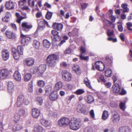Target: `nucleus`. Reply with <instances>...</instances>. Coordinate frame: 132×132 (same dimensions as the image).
<instances>
[{
  "label": "nucleus",
  "instance_id": "18",
  "mask_svg": "<svg viewBox=\"0 0 132 132\" xmlns=\"http://www.w3.org/2000/svg\"><path fill=\"white\" fill-rule=\"evenodd\" d=\"M13 77L14 78L16 81H20L21 80V77L19 72L16 71L14 73Z\"/></svg>",
  "mask_w": 132,
  "mask_h": 132
},
{
  "label": "nucleus",
  "instance_id": "57",
  "mask_svg": "<svg viewBox=\"0 0 132 132\" xmlns=\"http://www.w3.org/2000/svg\"><path fill=\"white\" fill-rule=\"evenodd\" d=\"M124 132H131V130L129 127L127 126L124 127Z\"/></svg>",
  "mask_w": 132,
  "mask_h": 132
},
{
  "label": "nucleus",
  "instance_id": "51",
  "mask_svg": "<svg viewBox=\"0 0 132 132\" xmlns=\"http://www.w3.org/2000/svg\"><path fill=\"white\" fill-rule=\"evenodd\" d=\"M80 59L81 60H87L88 59V57L87 56H84L82 55V54H81L80 56Z\"/></svg>",
  "mask_w": 132,
  "mask_h": 132
},
{
  "label": "nucleus",
  "instance_id": "30",
  "mask_svg": "<svg viewBox=\"0 0 132 132\" xmlns=\"http://www.w3.org/2000/svg\"><path fill=\"white\" fill-rule=\"evenodd\" d=\"M43 45L45 47L48 48L50 47L51 43L47 40L45 39L43 41Z\"/></svg>",
  "mask_w": 132,
  "mask_h": 132
},
{
  "label": "nucleus",
  "instance_id": "43",
  "mask_svg": "<svg viewBox=\"0 0 132 132\" xmlns=\"http://www.w3.org/2000/svg\"><path fill=\"white\" fill-rule=\"evenodd\" d=\"M45 83L44 81L42 80H40L38 82V85L40 87H43L45 85Z\"/></svg>",
  "mask_w": 132,
  "mask_h": 132
},
{
  "label": "nucleus",
  "instance_id": "12",
  "mask_svg": "<svg viewBox=\"0 0 132 132\" xmlns=\"http://www.w3.org/2000/svg\"><path fill=\"white\" fill-rule=\"evenodd\" d=\"M32 115L34 118H37L40 115V111L37 109L34 108L32 109Z\"/></svg>",
  "mask_w": 132,
  "mask_h": 132
},
{
  "label": "nucleus",
  "instance_id": "58",
  "mask_svg": "<svg viewBox=\"0 0 132 132\" xmlns=\"http://www.w3.org/2000/svg\"><path fill=\"white\" fill-rule=\"evenodd\" d=\"M80 50L81 54H83L84 53L86 52V49L85 48L82 46L81 47Z\"/></svg>",
  "mask_w": 132,
  "mask_h": 132
},
{
  "label": "nucleus",
  "instance_id": "52",
  "mask_svg": "<svg viewBox=\"0 0 132 132\" xmlns=\"http://www.w3.org/2000/svg\"><path fill=\"white\" fill-rule=\"evenodd\" d=\"M126 24L128 29L129 30L132 31V29L130 28V27H131L132 25V23L131 22H128Z\"/></svg>",
  "mask_w": 132,
  "mask_h": 132
},
{
  "label": "nucleus",
  "instance_id": "6",
  "mask_svg": "<svg viewBox=\"0 0 132 132\" xmlns=\"http://www.w3.org/2000/svg\"><path fill=\"white\" fill-rule=\"evenodd\" d=\"M24 97L23 95H19L17 98V105L18 107H20L24 104Z\"/></svg>",
  "mask_w": 132,
  "mask_h": 132
},
{
  "label": "nucleus",
  "instance_id": "5",
  "mask_svg": "<svg viewBox=\"0 0 132 132\" xmlns=\"http://www.w3.org/2000/svg\"><path fill=\"white\" fill-rule=\"evenodd\" d=\"M21 26L23 28V30L26 32L29 31L32 27V25L27 22H24L22 23Z\"/></svg>",
  "mask_w": 132,
  "mask_h": 132
},
{
  "label": "nucleus",
  "instance_id": "3",
  "mask_svg": "<svg viewBox=\"0 0 132 132\" xmlns=\"http://www.w3.org/2000/svg\"><path fill=\"white\" fill-rule=\"evenodd\" d=\"M71 120L69 118L65 117L60 119L57 122V124L60 127H66L69 125Z\"/></svg>",
  "mask_w": 132,
  "mask_h": 132
},
{
  "label": "nucleus",
  "instance_id": "44",
  "mask_svg": "<svg viewBox=\"0 0 132 132\" xmlns=\"http://www.w3.org/2000/svg\"><path fill=\"white\" fill-rule=\"evenodd\" d=\"M85 91L83 89H79L77 90L75 93L77 94L78 95L82 94Z\"/></svg>",
  "mask_w": 132,
  "mask_h": 132
},
{
  "label": "nucleus",
  "instance_id": "16",
  "mask_svg": "<svg viewBox=\"0 0 132 132\" xmlns=\"http://www.w3.org/2000/svg\"><path fill=\"white\" fill-rule=\"evenodd\" d=\"M0 74L2 78L4 79L5 78L8 76L9 74V72L7 69H3L1 70Z\"/></svg>",
  "mask_w": 132,
  "mask_h": 132
},
{
  "label": "nucleus",
  "instance_id": "62",
  "mask_svg": "<svg viewBox=\"0 0 132 132\" xmlns=\"http://www.w3.org/2000/svg\"><path fill=\"white\" fill-rule=\"evenodd\" d=\"M64 53L65 54H70L71 52V50L70 48L67 49L64 51Z\"/></svg>",
  "mask_w": 132,
  "mask_h": 132
},
{
  "label": "nucleus",
  "instance_id": "48",
  "mask_svg": "<svg viewBox=\"0 0 132 132\" xmlns=\"http://www.w3.org/2000/svg\"><path fill=\"white\" fill-rule=\"evenodd\" d=\"M28 4L30 6L34 7V6L35 1H31V0H28Z\"/></svg>",
  "mask_w": 132,
  "mask_h": 132
},
{
  "label": "nucleus",
  "instance_id": "60",
  "mask_svg": "<svg viewBox=\"0 0 132 132\" xmlns=\"http://www.w3.org/2000/svg\"><path fill=\"white\" fill-rule=\"evenodd\" d=\"M3 123L2 122H0V132H2L3 131Z\"/></svg>",
  "mask_w": 132,
  "mask_h": 132
},
{
  "label": "nucleus",
  "instance_id": "10",
  "mask_svg": "<svg viewBox=\"0 0 132 132\" xmlns=\"http://www.w3.org/2000/svg\"><path fill=\"white\" fill-rule=\"evenodd\" d=\"M111 119L114 123L118 122L120 120V117L118 113L116 112L113 114L112 115Z\"/></svg>",
  "mask_w": 132,
  "mask_h": 132
},
{
  "label": "nucleus",
  "instance_id": "15",
  "mask_svg": "<svg viewBox=\"0 0 132 132\" xmlns=\"http://www.w3.org/2000/svg\"><path fill=\"white\" fill-rule=\"evenodd\" d=\"M8 90L10 93H12L14 90V85L12 81H9L8 85Z\"/></svg>",
  "mask_w": 132,
  "mask_h": 132
},
{
  "label": "nucleus",
  "instance_id": "19",
  "mask_svg": "<svg viewBox=\"0 0 132 132\" xmlns=\"http://www.w3.org/2000/svg\"><path fill=\"white\" fill-rule=\"evenodd\" d=\"M82 106V104H78L77 106V111L79 113L85 114L86 111L85 108L83 107Z\"/></svg>",
  "mask_w": 132,
  "mask_h": 132
},
{
  "label": "nucleus",
  "instance_id": "54",
  "mask_svg": "<svg viewBox=\"0 0 132 132\" xmlns=\"http://www.w3.org/2000/svg\"><path fill=\"white\" fill-rule=\"evenodd\" d=\"M89 113L91 117L93 118H95V114L94 110H92L90 111Z\"/></svg>",
  "mask_w": 132,
  "mask_h": 132
},
{
  "label": "nucleus",
  "instance_id": "38",
  "mask_svg": "<svg viewBox=\"0 0 132 132\" xmlns=\"http://www.w3.org/2000/svg\"><path fill=\"white\" fill-rule=\"evenodd\" d=\"M25 112V111L22 109L19 110L16 112V113L20 117L24 116V115Z\"/></svg>",
  "mask_w": 132,
  "mask_h": 132
},
{
  "label": "nucleus",
  "instance_id": "24",
  "mask_svg": "<svg viewBox=\"0 0 132 132\" xmlns=\"http://www.w3.org/2000/svg\"><path fill=\"white\" fill-rule=\"evenodd\" d=\"M53 26L54 28L58 30H61L63 27V25L60 23H54L53 24Z\"/></svg>",
  "mask_w": 132,
  "mask_h": 132
},
{
  "label": "nucleus",
  "instance_id": "53",
  "mask_svg": "<svg viewBox=\"0 0 132 132\" xmlns=\"http://www.w3.org/2000/svg\"><path fill=\"white\" fill-rule=\"evenodd\" d=\"M85 132H92V129L90 127H87L85 129Z\"/></svg>",
  "mask_w": 132,
  "mask_h": 132
},
{
  "label": "nucleus",
  "instance_id": "61",
  "mask_svg": "<svg viewBox=\"0 0 132 132\" xmlns=\"http://www.w3.org/2000/svg\"><path fill=\"white\" fill-rule=\"evenodd\" d=\"M119 107L120 109L123 110H124V103L121 102L119 104Z\"/></svg>",
  "mask_w": 132,
  "mask_h": 132
},
{
  "label": "nucleus",
  "instance_id": "9",
  "mask_svg": "<svg viewBox=\"0 0 132 132\" xmlns=\"http://www.w3.org/2000/svg\"><path fill=\"white\" fill-rule=\"evenodd\" d=\"M21 36L22 38V42L25 45L27 44L30 41L31 38L28 35H24L21 32Z\"/></svg>",
  "mask_w": 132,
  "mask_h": 132
},
{
  "label": "nucleus",
  "instance_id": "56",
  "mask_svg": "<svg viewBox=\"0 0 132 132\" xmlns=\"http://www.w3.org/2000/svg\"><path fill=\"white\" fill-rule=\"evenodd\" d=\"M106 60L109 63H111L112 62V60L110 58L109 56H106L105 58Z\"/></svg>",
  "mask_w": 132,
  "mask_h": 132
},
{
  "label": "nucleus",
  "instance_id": "47",
  "mask_svg": "<svg viewBox=\"0 0 132 132\" xmlns=\"http://www.w3.org/2000/svg\"><path fill=\"white\" fill-rule=\"evenodd\" d=\"M28 90L29 92H32L33 90V85L32 82L29 83L28 85Z\"/></svg>",
  "mask_w": 132,
  "mask_h": 132
},
{
  "label": "nucleus",
  "instance_id": "50",
  "mask_svg": "<svg viewBox=\"0 0 132 132\" xmlns=\"http://www.w3.org/2000/svg\"><path fill=\"white\" fill-rule=\"evenodd\" d=\"M129 10V9L127 7V4H126L124 3V13L128 12Z\"/></svg>",
  "mask_w": 132,
  "mask_h": 132
},
{
  "label": "nucleus",
  "instance_id": "39",
  "mask_svg": "<svg viewBox=\"0 0 132 132\" xmlns=\"http://www.w3.org/2000/svg\"><path fill=\"white\" fill-rule=\"evenodd\" d=\"M36 101L37 103L40 105H41L43 103V100L40 97H37L36 99Z\"/></svg>",
  "mask_w": 132,
  "mask_h": 132
},
{
  "label": "nucleus",
  "instance_id": "33",
  "mask_svg": "<svg viewBox=\"0 0 132 132\" xmlns=\"http://www.w3.org/2000/svg\"><path fill=\"white\" fill-rule=\"evenodd\" d=\"M11 13H10L8 12H6L5 16L2 19L3 21L6 22H8Z\"/></svg>",
  "mask_w": 132,
  "mask_h": 132
},
{
  "label": "nucleus",
  "instance_id": "36",
  "mask_svg": "<svg viewBox=\"0 0 132 132\" xmlns=\"http://www.w3.org/2000/svg\"><path fill=\"white\" fill-rule=\"evenodd\" d=\"M63 86V84L61 82L59 81L56 83L55 85L56 89L59 90L61 89Z\"/></svg>",
  "mask_w": 132,
  "mask_h": 132
},
{
  "label": "nucleus",
  "instance_id": "40",
  "mask_svg": "<svg viewBox=\"0 0 132 132\" xmlns=\"http://www.w3.org/2000/svg\"><path fill=\"white\" fill-rule=\"evenodd\" d=\"M84 81L85 84L86 86L89 88H92V87L90 85L89 80L87 78H85L84 79Z\"/></svg>",
  "mask_w": 132,
  "mask_h": 132
},
{
  "label": "nucleus",
  "instance_id": "22",
  "mask_svg": "<svg viewBox=\"0 0 132 132\" xmlns=\"http://www.w3.org/2000/svg\"><path fill=\"white\" fill-rule=\"evenodd\" d=\"M6 34L7 37L9 38L14 39L16 38L15 34L11 31H6Z\"/></svg>",
  "mask_w": 132,
  "mask_h": 132
},
{
  "label": "nucleus",
  "instance_id": "27",
  "mask_svg": "<svg viewBox=\"0 0 132 132\" xmlns=\"http://www.w3.org/2000/svg\"><path fill=\"white\" fill-rule=\"evenodd\" d=\"M86 101L88 103H91L94 101L93 97L90 95H87L85 97Z\"/></svg>",
  "mask_w": 132,
  "mask_h": 132
},
{
  "label": "nucleus",
  "instance_id": "31",
  "mask_svg": "<svg viewBox=\"0 0 132 132\" xmlns=\"http://www.w3.org/2000/svg\"><path fill=\"white\" fill-rule=\"evenodd\" d=\"M17 52L20 55H22L23 54V48L21 45L18 46L17 47Z\"/></svg>",
  "mask_w": 132,
  "mask_h": 132
},
{
  "label": "nucleus",
  "instance_id": "14",
  "mask_svg": "<svg viewBox=\"0 0 132 132\" xmlns=\"http://www.w3.org/2000/svg\"><path fill=\"white\" fill-rule=\"evenodd\" d=\"M24 62L27 66H29L33 65L35 61L34 59L32 58H29L25 59Z\"/></svg>",
  "mask_w": 132,
  "mask_h": 132
},
{
  "label": "nucleus",
  "instance_id": "64",
  "mask_svg": "<svg viewBox=\"0 0 132 132\" xmlns=\"http://www.w3.org/2000/svg\"><path fill=\"white\" fill-rule=\"evenodd\" d=\"M30 103V102L27 99H25L24 98V103L26 105H28Z\"/></svg>",
  "mask_w": 132,
  "mask_h": 132
},
{
  "label": "nucleus",
  "instance_id": "11",
  "mask_svg": "<svg viewBox=\"0 0 132 132\" xmlns=\"http://www.w3.org/2000/svg\"><path fill=\"white\" fill-rule=\"evenodd\" d=\"M5 6L6 8L7 9H13L15 6V4L12 1L10 0L6 2Z\"/></svg>",
  "mask_w": 132,
  "mask_h": 132
},
{
  "label": "nucleus",
  "instance_id": "17",
  "mask_svg": "<svg viewBox=\"0 0 132 132\" xmlns=\"http://www.w3.org/2000/svg\"><path fill=\"white\" fill-rule=\"evenodd\" d=\"M52 34L53 35L54 38L55 40L57 41H60L61 39V37L59 35V32L55 30H53L52 31Z\"/></svg>",
  "mask_w": 132,
  "mask_h": 132
},
{
  "label": "nucleus",
  "instance_id": "28",
  "mask_svg": "<svg viewBox=\"0 0 132 132\" xmlns=\"http://www.w3.org/2000/svg\"><path fill=\"white\" fill-rule=\"evenodd\" d=\"M45 95L47 96L52 91V87L49 85L46 86L45 87Z\"/></svg>",
  "mask_w": 132,
  "mask_h": 132
},
{
  "label": "nucleus",
  "instance_id": "35",
  "mask_svg": "<svg viewBox=\"0 0 132 132\" xmlns=\"http://www.w3.org/2000/svg\"><path fill=\"white\" fill-rule=\"evenodd\" d=\"M32 76L30 73H27L25 74L24 76V80L26 81H27L30 80Z\"/></svg>",
  "mask_w": 132,
  "mask_h": 132
},
{
  "label": "nucleus",
  "instance_id": "1",
  "mask_svg": "<svg viewBox=\"0 0 132 132\" xmlns=\"http://www.w3.org/2000/svg\"><path fill=\"white\" fill-rule=\"evenodd\" d=\"M59 59V56L55 54H52L48 55L47 58L46 62L48 65L53 67L56 64V61Z\"/></svg>",
  "mask_w": 132,
  "mask_h": 132
},
{
  "label": "nucleus",
  "instance_id": "8",
  "mask_svg": "<svg viewBox=\"0 0 132 132\" xmlns=\"http://www.w3.org/2000/svg\"><path fill=\"white\" fill-rule=\"evenodd\" d=\"M46 65L45 64H42L39 65L37 69V72L41 75L44 72L46 69Z\"/></svg>",
  "mask_w": 132,
  "mask_h": 132
},
{
  "label": "nucleus",
  "instance_id": "7",
  "mask_svg": "<svg viewBox=\"0 0 132 132\" xmlns=\"http://www.w3.org/2000/svg\"><path fill=\"white\" fill-rule=\"evenodd\" d=\"M9 52L6 49H3L2 52V55L3 59L4 61L8 60L9 57Z\"/></svg>",
  "mask_w": 132,
  "mask_h": 132
},
{
  "label": "nucleus",
  "instance_id": "32",
  "mask_svg": "<svg viewBox=\"0 0 132 132\" xmlns=\"http://www.w3.org/2000/svg\"><path fill=\"white\" fill-rule=\"evenodd\" d=\"M22 126L20 124H18L16 126H13L12 128V130L14 131L21 130L22 128Z\"/></svg>",
  "mask_w": 132,
  "mask_h": 132
},
{
  "label": "nucleus",
  "instance_id": "59",
  "mask_svg": "<svg viewBox=\"0 0 132 132\" xmlns=\"http://www.w3.org/2000/svg\"><path fill=\"white\" fill-rule=\"evenodd\" d=\"M21 14L23 16H22V19H26L27 18L26 14L23 12H21Z\"/></svg>",
  "mask_w": 132,
  "mask_h": 132
},
{
  "label": "nucleus",
  "instance_id": "49",
  "mask_svg": "<svg viewBox=\"0 0 132 132\" xmlns=\"http://www.w3.org/2000/svg\"><path fill=\"white\" fill-rule=\"evenodd\" d=\"M114 34L113 31L110 29H108L107 30V34L110 36H111L113 35Z\"/></svg>",
  "mask_w": 132,
  "mask_h": 132
},
{
  "label": "nucleus",
  "instance_id": "13",
  "mask_svg": "<svg viewBox=\"0 0 132 132\" xmlns=\"http://www.w3.org/2000/svg\"><path fill=\"white\" fill-rule=\"evenodd\" d=\"M50 100L55 101L57 100L59 97V95L56 92H52L49 96Z\"/></svg>",
  "mask_w": 132,
  "mask_h": 132
},
{
  "label": "nucleus",
  "instance_id": "26",
  "mask_svg": "<svg viewBox=\"0 0 132 132\" xmlns=\"http://www.w3.org/2000/svg\"><path fill=\"white\" fill-rule=\"evenodd\" d=\"M38 22V26L37 28V30H42L45 27V20L40 21Z\"/></svg>",
  "mask_w": 132,
  "mask_h": 132
},
{
  "label": "nucleus",
  "instance_id": "63",
  "mask_svg": "<svg viewBox=\"0 0 132 132\" xmlns=\"http://www.w3.org/2000/svg\"><path fill=\"white\" fill-rule=\"evenodd\" d=\"M118 30L119 31H122L123 30V27L122 25L120 24L118 26Z\"/></svg>",
  "mask_w": 132,
  "mask_h": 132
},
{
  "label": "nucleus",
  "instance_id": "2",
  "mask_svg": "<svg viewBox=\"0 0 132 132\" xmlns=\"http://www.w3.org/2000/svg\"><path fill=\"white\" fill-rule=\"evenodd\" d=\"M81 125V122L75 118H72L69 124L70 129L73 130H77L79 128Z\"/></svg>",
  "mask_w": 132,
  "mask_h": 132
},
{
  "label": "nucleus",
  "instance_id": "21",
  "mask_svg": "<svg viewBox=\"0 0 132 132\" xmlns=\"http://www.w3.org/2000/svg\"><path fill=\"white\" fill-rule=\"evenodd\" d=\"M12 51L14 59L16 60H18L20 55L17 52V50L15 48H12Z\"/></svg>",
  "mask_w": 132,
  "mask_h": 132
},
{
  "label": "nucleus",
  "instance_id": "4",
  "mask_svg": "<svg viewBox=\"0 0 132 132\" xmlns=\"http://www.w3.org/2000/svg\"><path fill=\"white\" fill-rule=\"evenodd\" d=\"M62 78L65 81H70L72 78V75L68 71L65 70H63L62 72Z\"/></svg>",
  "mask_w": 132,
  "mask_h": 132
},
{
  "label": "nucleus",
  "instance_id": "34",
  "mask_svg": "<svg viewBox=\"0 0 132 132\" xmlns=\"http://www.w3.org/2000/svg\"><path fill=\"white\" fill-rule=\"evenodd\" d=\"M32 45L35 48L38 49L39 48L40 46V42L38 41L35 40H34Z\"/></svg>",
  "mask_w": 132,
  "mask_h": 132
},
{
  "label": "nucleus",
  "instance_id": "25",
  "mask_svg": "<svg viewBox=\"0 0 132 132\" xmlns=\"http://www.w3.org/2000/svg\"><path fill=\"white\" fill-rule=\"evenodd\" d=\"M40 121L42 125L45 127L49 126L51 124V123L50 122L43 119H41Z\"/></svg>",
  "mask_w": 132,
  "mask_h": 132
},
{
  "label": "nucleus",
  "instance_id": "42",
  "mask_svg": "<svg viewBox=\"0 0 132 132\" xmlns=\"http://www.w3.org/2000/svg\"><path fill=\"white\" fill-rule=\"evenodd\" d=\"M112 73V71L111 70L109 69L105 71V75L108 77H110Z\"/></svg>",
  "mask_w": 132,
  "mask_h": 132
},
{
  "label": "nucleus",
  "instance_id": "20",
  "mask_svg": "<svg viewBox=\"0 0 132 132\" xmlns=\"http://www.w3.org/2000/svg\"><path fill=\"white\" fill-rule=\"evenodd\" d=\"M103 64L102 62L100 61H98L95 63V67L98 70L100 71H102L104 69V65H102V67L100 68V66L101 64Z\"/></svg>",
  "mask_w": 132,
  "mask_h": 132
},
{
  "label": "nucleus",
  "instance_id": "37",
  "mask_svg": "<svg viewBox=\"0 0 132 132\" xmlns=\"http://www.w3.org/2000/svg\"><path fill=\"white\" fill-rule=\"evenodd\" d=\"M72 69L76 73L79 74V73L80 70L79 67L78 65H74L72 67Z\"/></svg>",
  "mask_w": 132,
  "mask_h": 132
},
{
  "label": "nucleus",
  "instance_id": "55",
  "mask_svg": "<svg viewBox=\"0 0 132 132\" xmlns=\"http://www.w3.org/2000/svg\"><path fill=\"white\" fill-rule=\"evenodd\" d=\"M26 1V0H20L19 3V5L20 6L24 5Z\"/></svg>",
  "mask_w": 132,
  "mask_h": 132
},
{
  "label": "nucleus",
  "instance_id": "46",
  "mask_svg": "<svg viewBox=\"0 0 132 132\" xmlns=\"http://www.w3.org/2000/svg\"><path fill=\"white\" fill-rule=\"evenodd\" d=\"M20 116L16 112L14 118V120L15 122L18 121L20 119Z\"/></svg>",
  "mask_w": 132,
  "mask_h": 132
},
{
  "label": "nucleus",
  "instance_id": "41",
  "mask_svg": "<svg viewBox=\"0 0 132 132\" xmlns=\"http://www.w3.org/2000/svg\"><path fill=\"white\" fill-rule=\"evenodd\" d=\"M43 130V128L41 126H39L35 128V130L37 132H42Z\"/></svg>",
  "mask_w": 132,
  "mask_h": 132
},
{
  "label": "nucleus",
  "instance_id": "45",
  "mask_svg": "<svg viewBox=\"0 0 132 132\" xmlns=\"http://www.w3.org/2000/svg\"><path fill=\"white\" fill-rule=\"evenodd\" d=\"M52 13L49 11L47 12L46 15V18L48 20H50L52 17Z\"/></svg>",
  "mask_w": 132,
  "mask_h": 132
},
{
  "label": "nucleus",
  "instance_id": "29",
  "mask_svg": "<svg viewBox=\"0 0 132 132\" xmlns=\"http://www.w3.org/2000/svg\"><path fill=\"white\" fill-rule=\"evenodd\" d=\"M109 116L108 111L104 110L103 111L102 116V119L103 120H106L109 117Z\"/></svg>",
  "mask_w": 132,
  "mask_h": 132
},
{
  "label": "nucleus",
  "instance_id": "23",
  "mask_svg": "<svg viewBox=\"0 0 132 132\" xmlns=\"http://www.w3.org/2000/svg\"><path fill=\"white\" fill-rule=\"evenodd\" d=\"M120 87L119 85L116 83L112 86V89L113 92L117 93H118L120 89Z\"/></svg>",
  "mask_w": 132,
  "mask_h": 132
}]
</instances>
